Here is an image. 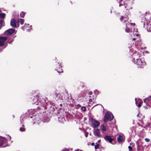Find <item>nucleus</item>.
<instances>
[{"label":"nucleus","mask_w":151,"mask_h":151,"mask_svg":"<svg viewBox=\"0 0 151 151\" xmlns=\"http://www.w3.org/2000/svg\"><path fill=\"white\" fill-rule=\"evenodd\" d=\"M133 56H136V57L134 58V60L135 58H136V62L135 63L137 65L138 68H143L145 65V63L143 59L140 58H137V56L139 57V56L138 54H137V55H135L134 54L133 55Z\"/></svg>","instance_id":"1"},{"label":"nucleus","mask_w":151,"mask_h":151,"mask_svg":"<svg viewBox=\"0 0 151 151\" xmlns=\"http://www.w3.org/2000/svg\"><path fill=\"white\" fill-rule=\"evenodd\" d=\"M113 116L111 113L107 112L105 114L104 122H106L108 120L111 121L113 119Z\"/></svg>","instance_id":"2"},{"label":"nucleus","mask_w":151,"mask_h":151,"mask_svg":"<svg viewBox=\"0 0 151 151\" xmlns=\"http://www.w3.org/2000/svg\"><path fill=\"white\" fill-rule=\"evenodd\" d=\"M124 19V22L126 23V28L125 29L126 32H129L130 31V29L129 28H128L127 26L128 25H132L133 26H134L135 24L134 23H131L130 24H129V23H127L126 22H125V21H126V20L127 19V18H124L123 17H122L120 19V20L121 21L122 20V19Z\"/></svg>","instance_id":"3"},{"label":"nucleus","mask_w":151,"mask_h":151,"mask_svg":"<svg viewBox=\"0 0 151 151\" xmlns=\"http://www.w3.org/2000/svg\"><path fill=\"white\" fill-rule=\"evenodd\" d=\"M91 121L92 125L94 128H97L98 127L100 124V123L99 122L93 119H92Z\"/></svg>","instance_id":"4"},{"label":"nucleus","mask_w":151,"mask_h":151,"mask_svg":"<svg viewBox=\"0 0 151 151\" xmlns=\"http://www.w3.org/2000/svg\"><path fill=\"white\" fill-rule=\"evenodd\" d=\"M93 133L96 136L98 137H101L100 132L99 129H94L93 131Z\"/></svg>","instance_id":"5"},{"label":"nucleus","mask_w":151,"mask_h":151,"mask_svg":"<svg viewBox=\"0 0 151 151\" xmlns=\"http://www.w3.org/2000/svg\"><path fill=\"white\" fill-rule=\"evenodd\" d=\"M15 29H10L4 32V34L5 35H10L14 33L15 31Z\"/></svg>","instance_id":"6"},{"label":"nucleus","mask_w":151,"mask_h":151,"mask_svg":"<svg viewBox=\"0 0 151 151\" xmlns=\"http://www.w3.org/2000/svg\"><path fill=\"white\" fill-rule=\"evenodd\" d=\"M7 38L6 37H0V46H3L4 42L6 40Z\"/></svg>","instance_id":"7"},{"label":"nucleus","mask_w":151,"mask_h":151,"mask_svg":"<svg viewBox=\"0 0 151 151\" xmlns=\"http://www.w3.org/2000/svg\"><path fill=\"white\" fill-rule=\"evenodd\" d=\"M104 139L106 140L109 141L110 143H111V142L113 140V139L111 138L110 136H105Z\"/></svg>","instance_id":"8"},{"label":"nucleus","mask_w":151,"mask_h":151,"mask_svg":"<svg viewBox=\"0 0 151 151\" xmlns=\"http://www.w3.org/2000/svg\"><path fill=\"white\" fill-rule=\"evenodd\" d=\"M11 25L12 27H15L16 26L15 20L14 19H12L11 21Z\"/></svg>","instance_id":"9"},{"label":"nucleus","mask_w":151,"mask_h":151,"mask_svg":"<svg viewBox=\"0 0 151 151\" xmlns=\"http://www.w3.org/2000/svg\"><path fill=\"white\" fill-rule=\"evenodd\" d=\"M117 140L119 143L122 142L124 140L123 137L120 135H119L118 137Z\"/></svg>","instance_id":"10"},{"label":"nucleus","mask_w":151,"mask_h":151,"mask_svg":"<svg viewBox=\"0 0 151 151\" xmlns=\"http://www.w3.org/2000/svg\"><path fill=\"white\" fill-rule=\"evenodd\" d=\"M151 100V96H149L147 98H145L144 100V102L146 104L147 103L148 101Z\"/></svg>","instance_id":"11"},{"label":"nucleus","mask_w":151,"mask_h":151,"mask_svg":"<svg viewBox=\"0 0 151 151\" xmlns=\"http://www.w3.org/2000/svg\"><path fill=\"white\" fill-rule=\"evenodd\" d=\"M146 24L147 29L151 28V21H147Z\"/></svg>","instance_id":"12"},{"label":"nucleus","mask_w":151,"mask_h":151,"mask_svg":"<svg viewBox=\"0 0 151 151\" xmlns=\"http://www.w3.org/2000/svg\"><path fill=\"white\" fill-rule=\"evenodd\" d=\"M5 140V138L0 136V147L3 144V142Z\"/></svg>","instance_id":"13"},{"label":"nucleus","mask_w":151,"mask_h":151,"mask_svg":"<svg viewBox=\"0 0 151 151\" xmlns=\"http://www.w3.org/2000/svg\"><path fill=\"white\" fill-rule=\"evenodd\" d=\"M101 129L103 132H106V127L104 125H102L100 126Z\"/></svg>","instance_id":"14"},{"label":"nucleus","mask_w":151,"mask_h":151,"mask_svg":"<svg viewBox=\"0 0 151 151\" xmlns=\"http://www.w3.org/2000/svg\"><path fill=\"white\" fill-rule=\"evenodd\" d=\"M17 21L18 23H20L21 25H22L24 24V19H19Z\"/></svg>","instance_id":"15"},{"label":"nucleus","mask_w":151,"mask_h":151,"mask_svg":"<svg viewBox=\"0 0 151 151\" xmlns=\"http://www.w3.org/2000/svg\"><path fill=\"white\" fill-rule=\"evenodd\" d=\"M25 15V13L23 12H21L20 14V17L22 18L24 17Z\"/></svg>","instance_id":"16"},{"label":"nucleus","mask_w":151,"mask_h":151,"mask_svg":"<svg viewBox=\"0 0 151 151\" xmlns=\"http://www.w3.org/2000/svg\"><path fill=\"white\" fill-rule=\"evenodd\" d=\"M64 120H65V119L63 117L59 118V121L60 122H63Z\"/></svg>","instance_id":"17"},{"label":"nucleus","mask_w":151,"mask_h":151,"mask_svg":"<svg viewBox=\"0 0 151 151\" xmlns=\"http://www.w3.org/2000/svg\"><path fill=\"white\" fill-rule=\"evenodd\" d=\"M5 15V14L4 13L0 14V18H2L4 17Z\"/></svg>","instance_id":"18"},{"label":"nucleus","mask_w":151,"mask_h":151,"mask_svg":"<svg viewBox=\"0 0 151 151\" xmlns=\"http://www.w3.org/2000/svg\"><path fill=\"white\" fill-rule=\"evenodd\" d=\"M57 71L58 73H61L63 72V71L61 69V67H59L58 69V70Z\"/></svg>","instance_id":"19"},{"label":"nucleus","mask_w":151,"mask_h":151,"mask_svg":"<svg viewBox=\"0 0 151 151\" xmlns=\"http://www.w3.org/2000/svg\"><path fill=\"white\" fill-rule=\"evenodd\" d=\"M20 130L21 132H24L25 131V129L23 127H20Z\"/></svg>","instance_id":"20"},{"label":"nucleus","mask_w":151,"mask_h":151,"mask_svg":"<svg viewBox=\"0 0 151 151\" xmlns=\"http://www.w3.org/2000/svg\"><path fill=\"white\" fill-rule=\"evenodd\" d=\"M142 103H143L142 102H141L140 103H139L138 104V106L139 107H140L141 106Z\"/></svg>","instance_id":"21"},{"label":"nucleus","mask_w":151,"mask_h":151,"mask_svg":"<svg viewBox=\"0 0 151 151\" xmlns=\"http://www.w3.org/2000/svg\"><path fill=\"white\" fill-rule=\"evenodd\" d=\"M63 93H62L60 95V96H61V97L60 98L61 99H63V98H64V97L63 96Z\"/></svg>","instance_id":"22"},{"label":"nucleus","mask_w":151,"mask_h":151,"mask_svg":"<svg viewBox=\"0 0 151 151\" xmlns=\"http://www.w3.org/2000/svg\"><path fill=\"white\" fill-rule=\"evenodd\" d=\"M99 145L97 144V145H96L95 146V148L96 149L99 148Z\"/></svg>","instance_id":"23"},{"label":"nucleus","mask_w":151,"mask_h":151,"mask_svg":"<svg viewBox=\"0 0 151 151\" xmlns=\"http://www.w3.org/2000/svg\"><path fill=\"white\" fill-rule=\"evenodd\" d=\"M82 109L83 111H85L86 110V108L85 107H82Z\"/></svg>","instance_id":"24"},{"label":"nucleus","mask_w":151,"mask_h":151,"mask_svg":"<svg viewBox=\"0 0 151 151\" xmlns=\"http://www.w3.org/2000/svg\"><path fill=\"white\" fill-rule=\"evenodd\" d=\"M145 140L147 142H148L150 141V139L148 138H146L145 139Z\"/></svg>","instance_id":"25"},{"label":"nucleus","mask_w":151,"mask_h":151,"mask_svg":"<svg viewBox=\"0 0 151 151\" xmlns=\"http://www.w3.org/2000/svg\"><path fill=\"white\" fill-rule=\"evenodd\" d=\"M128 148H129V151H131V150L132 149V147L130 146H129L128 147Z\"/></svg>","instance_id":"26"},{"label":"nucleus","mask_w":151,"mask_h":151,"mask_svg":"<svg viewBox=\"0 0 151 151\" xmlns=\"http://www.w3.org/2000/svg\"><path fill=\"white\" fill-rule=\"evenodd\" d=\"M94 93L95 94H98V91L97 90H95Z\"/></svg>","instance_id":"27"},{"label":"nucleus","mask_w":151,"mask_h":151,"mask_svg":"<svg viewBox=\"0 0 151 151\" xmlns=\"http://www.w3.org/2000/svg\"><path fill=\"white\" fill-rule=\"evenodd\" d=\"M3 22V21L2 20H1L0 21V26H1L2 25Z\"/></svg>","instance_id":"28"},{"label":"nucleus","mask_w":151,"mask_h":151,"mask_svg":"<svg viewBox=\"0 0 151 151\" xmlns=\"http://www.w3.org/2000/svg\"><path fill=\"white\" fill-rule=\"evenodd\" d=\"M89 101L90 102H91L92 101V98H90V99H89Z\"/></svg>","instance_id":"29"},{"label":"nucleus","mask_w":151,"mask_h":151,"mask_svg":"<svg viewBox=\"0 0 151 151\" xmlns=\"http://www.w3.org/2000/svg\"><path fill=\"white\" fill-rule=\"evenodd\" d=\"M92 92L91 91L89 92L88 93V94L89 95H91L92 94Z\"/></svg>","instance_id":"30"},{"label":"nucleus","mask_w":151,"mask_h":151,"mask_svg":"<svg viewBox=\"0 0 151 151\" xmlns=\"http://www.w3.org/2000/svg\"><path fill=\"white\" fill-rule=\"evenodd\" d=\"M62 151H69V150L68 149H65L64 150H63Z\"/></svg>","instance_id":"31"},{"label":"nucleus","mask_w":151,"mask_h":151,"mask_svg":"<svg viewBox=\"0 0 151 151\" xmlns=\"http://www.w3.org/2000/svg\"><path fill=\"white\" fill-rule=\"evenodd\" d=\"M88 135V133L85 134V136H86V137H87Z\"/></svg>","instance_id":"32"},{"label":"nucleus","mask_w":151,"mask_h":151,"mask_svg":"<svg viewBox=\"0 0 151 151\" xmlns=\"http://www.w3.org/2000/svg\"><path fill=\"white\" fill-rule=\"evenodd\" d=\"M24 25L25 27H27V26H28L29 25V24H24Z\"/></svg>","instance_id":"33"},{"label":"nucleus","mask_w":151,"mask_h":151,"mask_svg":"<svg viewBox=\"0 0 151 151\" xmlns=\"http://www.w3.org/2000/svg\"><path fill=\"white\" fill-rule=\"evenodd\" d=\"M91 145L92 146H93L94 145V143L93 142L91 143Z\"/></svg>","instance_id":"34"},{"label":"nucleus","mask_w":151,"mask_h":151,"mask_svg":"<svg viewBox=\"0 0 151 151\" xmlns=\"http://www.w3.org/2000/svg\"><path fill=\"white\" fill-rule=\"evenodd\" d=\"M136 100H137V99H136V98L135 99V101H136V104H137V103Z\"/></svg>","instance_id":"35"},{"label":"nucleus","mask_w":151,"mask_h":151,"mask_svg":"<svg viewBox=\"0 0 151 151\" xmlns=\"http://www.w3.org/2000/svg\"><path fill=\"white\" fill-rule=\"evenodd\" d=\"M79 151V149H78L76 150L75 151Z\"/></svg>","instance_id":"36"},{"label":"nucleus","mask_w":151,"mask_h":151,"mask_svg":"<svg viewBox=\"0 0 151 151\" xmlns=\"http://www.w3.org/2000/svg\"><path fill=\"white\" fill-rule=\"evenodd\" d=\"M133 40H135V38H133Z\"/></svg>","instance_id":"37"},{"label":"nucleus","mask_w":151,"mask_h":151,"mask_svg":"<svg viewBox=\"0 0 151 151\" xmlns=\"http://www.w3.org/2000/svg\"><path fill=\"white\" fill-rule=\"evenodd\" d=\"M134 129V127H132V128H131V129Z\"/></svg>","instance_id":"38"},{"label":"nucleus","mask_w":151,"mask_h":151,"mask_svg":"<svg viewBox=\"0 0 151 151\" xmlns=\"http://www.w3.org/2000/svg\"><path fill=\"white\" fill-rule=\"evenodd\" d=\"M136 36H138V34H136Z\"/></svg>","instance_id":"39"},{"label":"nucleus","mask_w":151,"mask_h":151,"mask_svg":"<svg viewBox=\"0 0 151 151\" xmlns=\"http://www.w3.org/2000/svg\"><path fill=\"white\" fill-rule=\"evenodd\" d=\"M100 140H98V142H100Z\"/></svg>","instance_id":"40"},{"label":"nucleus","mask_w":151,"mask_h":151,"mask_svg":"<svg viewBox=\"0 0 151 151\" xmlns=\"http://www.w3.org/2000/svg\"><path fill=\"white\" fill-rule=\"evenodd\" d=\"M145 107V108H146V109H147V107L146 106H145V107Z\"/></svg>","instance_id":"41"},{"label":"nucleus","mask_w":151,"mask_h":151,"mask_svg":"<svg viewBox=\"0 0 151 151\" xmlns=\"http://www.w3.org/2000/svg\"><path fill=\"white\" fill-rule=\"evenodd\" d=\"M79 151H82V150H79Z\"/></svg>","instance_id":"42"},{"label":"nucleus","mask_w":151,"mask_h":151,"mask_svg":"<svg viewBox=\"0 0 151 151\" xmlns=\"http://www.w3.org/2000/svg\"><path fill=\"white\" fill-rule=\"evenodd\" d=\"M91 96H89V97H90V98H91Z\"/></svg>","instance_id":"43"},{"label":"nucleus","mask_w":151,"mask_h":151,"mask_svg":"<svg viewBox=\"0 0 151 151\" xmlns=\"http://www.w3.org/2000/svg\"><path fill=\"white\" fill-rule=\"evenodd\" d=\"M133 130H132V132H133Z\"/></svg>","instance_id":"44"},{"label":"nucleus","mask_w":151,"mask_h":151,"mask_svg":"<svg viewBox=\"0 0 151 151\" xmlns=\"http://www.w3.org/2000/svg\"><path fill=\"white\" fill-rule=\"evenodd\" d=\"M145 25V23H144V25Z\"/></svg>","instance_id":"45"},{"label":"nucleus","mask_w":151,"mask_h":151,"mask_svg":"<svg viewBox=\"0 0 151 151\" xmlns=\"http://www.w3.org/2000/svg\"><path fill=\"white\" fill-rule=\"evenodd\" d=\"M138 115H139V114H138V115H137V116H138Z\"/></svg>","instance_id":"46"}]
</instances>
